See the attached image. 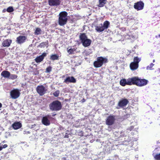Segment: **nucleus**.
Wrapping results in <instances>:
<instances>
[{
    "label": "nucleus",
    "mask_w": 160,
    "mask_h": 160,
    "mask_svg": "<svg viewBox=\"0 0 160 160\" xmlns=\"http://www.w3.org/2000/svg\"><path fill=\"white\" fill-rule=\"evenodd\" d=\"M132 85H135L138 87H142L146 85L148 81L144 79H141L137 77H132Z\"/></svg>",
    "instance_id": "f257e3e1"
},
{
    "label": "nucleus",
    "mask_w": 160,
    "mask_h": 160,
    "mask_svg": "<svg viewBox=\"0 0 160 160\" xmlns=\"http://www.w3.org/2000/svg\"><path fill=\"white\" fill-rule=\"evenodd\" d=\"M108 62V59L107 58L102 56L98 57L97 58L96 60L94 62L93 65L95 68H99Z\"/></svg>",
    "instance_id": "f03ea898"
},
{
    "label": "nucleus",
    "mask_w": 160,
    "mask_h": 160,
    "mask_svg": "<svg viewBox=\"0 0 160 160\" xmlns=\"http://www.w3.org/2000/svg\"><path fill=\"white\" fill-rule=\"evenodd\" d=\"M67 15L68 13L66 11H62L59 13L58 20L59 25L63 26L67 23L68 21Z\"/></svg>",
    "instance_id": "7ed1b4c3"
},
{
    "label": "nucleus",
    "mask_w": 160,
    "mask_h": 160,
    "mask_svg": "<svg viewBox=\"0 0 160 160\" xmlns=\"http://www.w3.org/2000/svg\"><path fill=\"white\" fill-rule=\"evenodd\" d=\"M79 38L84 47H88L91 45V41L90 39H88L85 33H80Z\"/></svg>",
    "instance_id": "20e7f679"
},
{
    "label": "nucleus",
    "mask_w": 160,
    "mask_h": 160,
    "mask_svg": "<svg viewBox=\"0 0 160 160\" xmlns=\"http://www.w3.org/2000/svg\"><path fill=\"white\" fill-rule=\"evenodd\" d=\"M62 107L61 102L57 100L53 101L49 105V109L52 111H59L61 109Z\"/></svg>",
    "instance_id": "39448f33"
},
{
    "label": "nucleus",
    "mask_w": 160,
    "mask_h": 160,
    "mask_svg": "<svg viewBox=\"0 0 160 160\" xmlns=\"http://www.w3.org/2000/svg\"><path fill=\"white\" fill-rule=\"evenodd\" d=\"M110 25V22L108 21H105L103 23L95 26V29L96 31L100 32L108 28Z\"/></svg>",
    "instance_id": "423d86ee"
},
{
    "label": "nucleus",
    "mask_w": 160,
    "mask_h": 160,
    "mask_svg": "<svg viewBox=\"0 0 160 160\" xmlns=\"http://www.w3.org/2000/svg\"><path fill=\"white\" fill-rule=\"evenodd\" d=\"M11 98L13 99H16L19 97L20 92L18 89H13L10 92Z\"/></svg>",
    "instance_id": "0eeeda50"
},
{
    "label": "nucleus",
    "mask_w": 160,
    "mask_h": 160,
    "mask_svg": "<svg viewBox=\"0 0 160 160\" xmlns=\"http://www.w3.org/2000/svg\"><path fill=\"white\" fill-rule=\"evenodd\" d=\"M144 3L142 1H140L134 3L133 7L134 8L137 10L139 11L142 10L143 9L144 7Z\"/></svg>",
    "instance_id": "6e6552de"
},
{
    "label": "nucleus",
    "mask_w": 160,
    "mask_h": 160,
    "mask_svg": "<svg viewBox=\"0 0 160 160\" xmlns=\"http://www.w3.org/2000/svg\"><path fill=\"white\" fill-rule=\"evenodd\" d=\"M115 121V116L110 115L108 116L106 121V124L108 126H111L114 123Z\"/></svg>",
    "instance_id": "1a4fd4ad"
},
{
    "label": "nucleus",
    "mask_w": 160,
    "mask_h": 160,
    "mask_svg": "<svg viewBox=\"0 0 160 160\" xmlns=\"http://www.w3.org/2000/svg\"><path fill=\"white\" fill-rule=\"evenodd\" d=\"M132 78H128L127 81L125 79H121L120 81V84L122 86H124L126 85H132Z\"/></svg>",
    "instance_id": "9d476101"
},
{
    "label": "nucleus",
    "mask_w": 160,
    "mask_h": 160,
    "mask_svg": "<svg viewBox=\"0 0 160 160\" xmlns=\"http://www.w3.org/2000/svg\"><path fill=\"white\" fill-rule=\"evenodd\" d=\"M129 102L128 99H122L118 103V106L119 107H117V108L118 109L120 108H123L126 106Z\"/></svg>",
    "instance_id": "9b49d317"
},
{
    "label": "nucleus",
    "mask_w": 160,
    "mask_h": 160,
    "mask_svg": "<svg viewBox=\"0 0 160 160\" xmlns=\"http://www.w3.org/2000/svg\"><path fill=\"white\" fill-rule=\"evenodd\" d=\"M76 82V79L73 76L68 77L64 80V82L68 84L69 83H75Z\"/></svg>",
    "instance_id": "f8f14e48"
},
{
    "label": "nucleus",
    "mask_w": 160,
    "mask_h": 160,
    "mask_svg": "<svg viewBox=\"0 0 160 160\" xmlns=\"http://www.w3.org/2000/svg\"><path fill=\"white\" fill-rule=\"evenodd\" d=\"M60 0H48V4L51 6H58L60 4Z\"/></svg>",
    "instance_id": "ddd939ff"
},
{
    "label": "nucleus",
    "mask_w": 160,
    "mask_h": 160,
    "mask_svg": "<svg viewBox=\"0 0 160 160\" xmlns=\"http://www.w3.org/2000/svg\"><path fill=\"white\" fill-rule=\"evenodd\" d=\"M27 38L25 36H20L17 38L16 41L18 44H21L24 42Z\"/></svg>",
    "instance_id": "4468645a"
},
{
    "label": "nucleus",
    "mask_w": 160,
    "mask_h": 160,
    "mask_svg": "<svg viewBox=\"0 0 160 160\" xmlns=\"http://www.w3.org/2000/svg\"><path fill=\"white\" fill-rule=\"evenodd\" d=\"M42 123L45 126H49L50 124V121L48 120L47 116L43 117L42 119Z\"/></svg>",
    "instance_id": "2eb2a0df"
},
{
    "label": "nucleus",
    "mask_w": 160,
    "mask_h": 160,
    "mask_svg": "<svg viewBox=\"0 0 160 160\" xmlns=\"http://www.w3.org/2000/svg\"><path fill=\"white\" fill-rule=\"evenodd\" d=\"M22 126L21 123L19 122H15L12 125V127L15 130L20 128Z\"/></svg>",
    "instance_id": "dca6fc26"
},
{
    "label": "nucleus",
    "mask_w": 160,
    "mask_h": 160,
    "mask_svg": "<svg viewBox=\"0 0 160 160\" xmlns=\"http://www.w3.org/2000/svg\"><path fill=\"white\" fill-rule=\"evenodd\" d=\"M12 42V40L7 39L3 41L2 43V45L4 47H9Z\"/></svg>",
    "instance_id": "f3484780"
},
{
    "label": "nucleus",
    "mask_w": 160,
    "mask_h": 160,
    "mask_svg": "<svg viewBox=\"0 0 160 160\" xmlns=\"http://www.w3.org/2000/svg\"><path fill=\"white\" fill-rule=\"evenodd\" d=\"M138 64L133 62H131L130 65V68L132 71H134L137 69L138 68Z\"/></svg>",
    "instance_id": "a211bd4d"
},
{
    "label": "nucleus",
    "mask_w": 160,
    "mask_h": 160,
    "mask_svg": "<svg viewBox=\"0 0 160 160\" xmlns=\"http://www.w3.org/2000/svg\"><path fill=\"white\" fill-rule=\"evenodd\" d=\"M1 75L4 78H8L10 75V72L7 71H3L1 73Z\"/></svg>",
    "instance_id": "6ab92c4d"
},
{
    "label": "nucleus",
    "mask_w": 160,
    "mask_h": 160,
    "mask_svg": "<svg viewBox=\"0 0 160 160\" xmlns=\"http://www.w3.org/2000/svg\"><path fill=\"white\" fill-rule=\"evenodd\" d=\"M106 0H99V4L98 5V6L99 7H102L105 5L106 3Z\"/></svg>",
    "instance_id": "aec40b11"
},
{
    "label": "nucleus",
    "mask_w": 160,
    "mask_h": 160,
    "mask_svg": "<svg viewBox=\"0 0 160 160\" xmlns=\"http://www.w3.org/2000/svg\"><path fill=\"white\" fill-rule=\"evenodd\" d=\"M50 59L52 60H57L59 59V56L56 54H52L50 57Z\"/></svg>",
    "instance_id": "412c9836"
},
{
    "label": "nucleus",
    "mask_w": 160,
    "mask_h": 160,
    "mask_svg": "<svg viewBox=\"0 0 160 160\" xmlns=\"http://www.w3.org/2000/svg\"><path fill=\"white\" fill-rule=\"evenodd\" d=\"M47 91V89L42 85H41V96L44 95Z\"/></svg>",
    "instance_id": "4be33fe9"
},
{
    "label": "nucleus",
    "mask_w": 160,
    "mask_h": 160,
    "mask_svg": "<svg viewBox=\"0 0 160 160\" xmlns=\"http://www.w3.org/2000/svg\"><path fill=\"white\" fill-rule=\"evenodd\" d=\"M76 49L75 48H71L69 49L68 48H67V52L69 54H74V52L76 51Z\"/></svg>",
    "instance_id": "5701e85b"
},
{
    "label": "nucleus",
    "mask_w": 160,
    "mask_h": 160,
    "mask_svg": "<svg viewBox=\"0 0 160 160\" xmlns=\"http://www.w3.org/2000/svg\"><path fill=\"white\" fill-rule=\"evenodd\" d=\"M141 59H139L138 57H135L133 59V62L136 63L138 64L139 62L140 61Z\"/></svg>",
    "instance_id": "b1692460"
},
{
    "label": "nucleus",
    "mask_w": 160,
    "mask_h": 160,
    "mask_svg": "<svg viewBox=\"0 0 160 160\" xmlns=\"http://www.w3.org/2000/svg\"><path fill=\"white\" fill-rule=\"evenodd\" d=\"M154 159L156 160H160V153L153 155Z\"/></svg>",
    "instance_id": "393cba45"
},
{
    "label": "nucleus",
    "mask_w": 160,
    "mask_h": 160,
    "mask_svg": "<svg viewBox=\"0 0 160 160\" xmlns=\"http://www.w3.org/2000/svg\"><path fill=\"white\" fill-rule=\"evenodd\" d=\"M7 11L8 12H11L14 11L12 7H9L7 9Z\"/></svg>",
    "instance_id": "a878e982"
},
{
    "label": "nucleus",
    "mask_w": 160,
    "mask_h": 160,
    "mask_svg": "<svg viewBox=\"0 0 160 160\" xmlns=\"http://www.w3.org/2000/svg\"><path fill=\"white\" fill-rule=\"evenodd\" d=\"M10 79L14 80L16 79L17 78V76L15 74H10Z\"/></svg>",
    "instance_id": "bb28decb"
},
{
    "label": "nucleus",
    "mask_w": 160,
    "mask_h": 160,
    "mask_svg": "<svg viewBox=\"0 0 160 160\" xmlns=\"http://www.w3.org/2000/svg\"><path fill=\"white\" fill-rule=\"evenodd\" d=\"M47 53L45 52L43 53L41 55V62H42L47 55Z\"/></svg>",
    "instance_id": "cd10ccee"
},
{
    "label": "nucleus",
    "mask_w": 160,
    "mask_h": 160,
    "mask_svg": "<svg viewBox=\"0 0 160 160\" xmlns=\"http://www.w3.org/2000/svg\"><path fill=\"white\" fill-rule=\"evenodd\" d=\"M154 65V64H153L152 63H151L150 64V65L148 66L147 67V70H152V67Z\"/></svg>",
    "instance_id": "c85d7f7f"
},
{
    "label": "nucleus",
    "mask_w": 160,
    "mask_h": 160,
    "mask_svg": "<svg viewBox=\"0 0 160 160\" xmlns=\"http://www.w3.org/2000/svg\"><path fill=\"white\" fill-rule=\"evenodd\" d=\"M59 93L60 92L59 90H58L53 93V95L54 96L56 97H58L59 96Z\"/></svg>",
    "instance_id": "c756f323"
},
{
    "label": "nucleus",
    "mask_w": 160,
    "mask_h": 160,
    "mask_svg": "<svg viewBox=\"0 0 160 160\" xmlns=\"http://www.w3.org/2000/svg\"><path fill=\"white\" fill-rule=\"evenodd\" d=\"M35 35H38L40 33V28H37L35 32Z\"/></svg>",
    "instance_id": "7c9ffc66"
},
{
    "label": "nucleus",
    "mask_w": 160,
    "mask_h": 160,
    "mask_svg": "<svg viewBox=\"0 0 160 160\" xmlns=\"http://www.w3.org/2000/svg\"><path fill=\"white\" fill-rule=\"evenodd\" d=\"M52 70V67L51 66H49L46 69V72L47 73L50 72Z\"/></svg>",
    "instance_id": "2f4dec72"
},
{
    "label": "nucleus",
    "mask_w": 160,
    "mask_h": 160,
    "mask_svg": "<svg viewBox=\"0 0 160 160\" xmlns=\"http://www.w3.org/2000/svg\"><path fill=\"white\" fill-rule=\"evenodd\" d=\"M35 61L37 62H40V56H39L35 59Z\"/></svg>",
    "instance_id": "473e14b6"
},
{
    "label": "nucleus",
    "mask_w": 160,
    "mask_h": 160,
    "mask_svg": "<svg viewBox=\"0 0 160 160\" xmlns=\"http://www.w3.org/2000/svg\"><path fill=\"white\" fill-rule=\"evenodd\" d=\"M37 91L40 94V86H38L37 88Z\"/></svg>",
    "instance_id": "72a5a7b5"
},
{
    "label": "nucleus",
    "mask_w": 160,
    "mask_h": 160,
    "mask_svg": "<svg viewBox=\"0 0 160 160\" xmlns=\"http://www.w3.org/2000/svg\"><path fill=\"white\" fill-rule=\"evenodd\" d=\"M8 146V145L6 144H5L3 145L2 147V148H7Z\"/></svg>",
    "instance_id": "f704fd0d"
},
{
    "label": "nucleus",
    "mask_w": 160,
    "mask_h": 160,
    "mask_svg": "<svg viewBox=\"0 0 160 160\" xmlns=\"http://www.w3.org/2000/svg\"><path fill=\"white\" fill-rule=\"evenodd\" d=\"M86 101V100L84 98H83L81 101V102L82 103H83L85 102Z\"/></svg>",
    "instance_id": "c9c22d12"
},
{
    "label": "nucleus",
    "mask_w": 160,
    "mask_h": 160,
    "mask_svg": "<svg viewBox=\"0 0 160 160\" xmlns=\"http://www.w3.org/2000/svg\"><path fill=\"white\" fill-rule=\"evenodd\" d=\"M25 132L24 133V134H27L28 133H30V132H29V131H28V132Z\"/></svg>",
    "instance_id": "e433bc0d"
},
{
    "label": "nucleus",
    "mask_w": 160,
    "mask_h": 160,
    "mask_svg": "<svg viewBox=\"0 0 160 160\" xmlns=\"http://www.w3.org/2000/svg\"><path fill=\"white\" fill-rule=\"evenodd\" d=\"M3 149V148H2V146H0V151H1Z\"/></svg>",
    "instance_id": "4c0bfd02"
},
{
    "label": "nucleus",
    "mask_w": 160,
    "mask_h": 160,
    "mask_svg": "<svg viewBox=\"0 0 160 160\" xmlns=\"http://www.w3.org/2000/svg\"><path fill=\"white\" fill-rule=\"evenodd\" d=\"M2 105L1 103L0 102V108L2 107Z\"/></svg>",
    "instance_id": "58836bf2"
},
{
    "label": "nucleus",
    "mask_w": 160,
    "mask_h": 160,
    "mask_svg": "<svg viewBox=\"0 0 160 160\" xmlns=\"http://www.w3.org/2000/svg\"><path fill=\"white\" fill-rule=\"evenodd\" d=\"M43 44V43H41V46H42Z\"/></svg>",
    "instance_id": "ea45409f"
},
{
    "label": "nucleus",
    "mask_w": 160,
    "mask_h": 160,
    "mask_svg": "<svg viewBox=\"0 0 160 160\" xmlns=\"http://www.w3.org/2000/svg\"><path fill=\"white\" fill-rule=\"evenodd\" d=\"M154 61H155V60H153V62H154Z\"/></svg>",
    "instance_id": "a19ab883"
},
{
    "label": "nucleus",
    "mask_w": 160,
    "mask_h": 160,
    "mask_svg": "<svg viewBox=\"0 0 160 160\" xmlns=\"http://www.w3.org/2000/svg\"><path fill=\"white\" fill-rule=\"evenodd\" d=\"M107 160H111L110 159H108Z\"/></svg>",
    "instance_id": "79ce46f5"
},
{
    "label": "nucleus",
    "mask_w": 160,
    "mask_h": 160,
    "mask_svg": "<svg viewBox=\"0 0 160 160\" xmlns=\"http://www.w3.org/2000/svg\"><path fill=\"white\" fill-rule=\"evenodd\" d=\"M5 142V141H3V142Z\"/></svg>",
    "instance_id": "37998d69"
},
{
    "label": "nucleus",
    "mask_w": 160,
    "mask_h": 160,
    "mask_svg": "<svg viewBox=\"0 0 160 160\" xmlns=\"http://www.w3.org/2000/svg\"><path fill=\"white\" fill-rule=\"evenodd\" d=\"M159 36L160 37V35H159Z\"/></svg>",
    "instance_id": "c03bdc74"
}]
</instances>
